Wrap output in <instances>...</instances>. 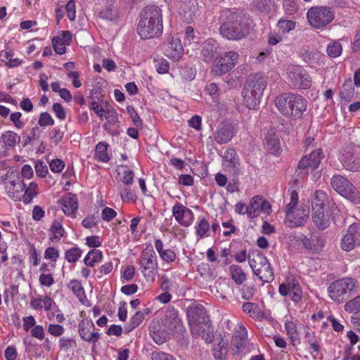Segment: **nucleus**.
I'll use <instances>...</instances> for the list:
<instances>
[{"instance_id":"nucleus-45","label":"nucleus","mask_w":360,"mask_h":360,"mask_svg":"<svg viewBox=\"0 0 360 360\" xmlns=\"http://www.w3.org/2000/svg\"><path fill=\"white\" fill-rule=\"evenodd\" d=\"M262 200V197L260 195H256L251 199L250 205L246 207V212L249 217H254L259 214Z\"/></svg>"},{"instance_id":"nucleus-28","label":"nucleus","mask_w":360,"mask_h":360,"mask_svg":"<svg viewBox=\"0 0 360 360\" xmlns=\"http://www.w3.org/2000/svg\"><path fill=\"white\" fill-rule=\"evenodd\" d=\"M307 100L302 96L294 94L290 106L289 107V111H292V114H290V116H293L297 118L300 117L307 109Z\"/></svg>"},{"instance_id":"nucleus-53","label":"nucleus","mask_w":360,"mask_h":360,"mask_svg":"<svg viewBox=\"0 0 360 360\" xmlns=\"http://www.w3.org/2000/svg\"><path fill=\"white\" fill-rule=\"evenodd\" d=\"M121 172L120 174H122V181L124 185H131L134 182V173L127 166L122 165L120 167Z\"/></svg>"},{"instance_id":"nucleus-30","label":"nucleus","mask_w":360,"mask_h":360,"mask_svg":"<svg viewBox=\"0 0 360 360\" xmlns=\"http://www.w3.org/2000/svg\"><path fill=\"white\" fill-rule=\"evenodd\" d=\"M218 44L213 39H208L202 44L201 51L202 59L205 62L211 61L217 53Z\"/></svg>"},{"instance_id":"nucleus-5","label":"nucleus","mask_w":360,"mask_h":360,"mask_svg":"<svg viewBox=\"0 0 360 360\" xmlns=\"http://www.w3.org/2000/svg\"><path fill=\"white\" fill-rule=\"evenodd\" d=\"M139 264L141 274L148 282H153L158 274L157 256L151 244L146 245L141 252Z\"/></svg>"},{"instance_id":"nucleus-9","label":"nucleus","mask_w":360,"mask_h":360,"mask_svg":"<svg viewBox=\"0 0 360 360\" xmlns=\"http://www.w3.org/2000/svg\"><path fill=\"white\" fill-rule=\"evenodd\" d=\"M278 292L282 296H290L294 302H299L302 297V291L298 281L293 276H288L279 285Z\"/></svg>"},{"instance_id":"nucleus-17","label":"nucleus","mask_w":360,"mask_h":360,"mask_svg":"<svg viewBox=\"0 0 360 360\" xmlns=\"http://www.w3.org/2000/svg\"><path fill=\"white\" fill-rule=\"evenodd\" d=\"M25 184L21 177L5 183V188L8 195L15 201H23V191Z\"/></svg>"},{"instance_id":"nucleus-36","label":"nucleus","mask_w":360,"mask_h":360,"mask_svg":"<svg viewBox=\"0 0 360 360\" xmlns=\"http://www.w3.org/2000/svg\"><path fill=\"white\" fill-rule=\"evenodd\" d=\"M20 136L13 131H7L0 136V143L4 145L5 148H13L20 143Z\"/></svg>"},{"instance_id":"nucleus-37","label":"nucleus","mask_w":360,"mask_h":360,"mask_svg":"<svg viewBox=\"0 0 360 360\" xmlns=\"http://www.w3.org/2000/svg\"><path fill=\"white\" fill-rule=\"evenodd\" d=\"M53 300L49 296H41L37 299H32L30 306L33 309H41L44 308L46 311L51 309Z\"/></svg>"},{"instance_id":"nucleus-11","label":"nucleus","mask_w":360,"mask_h":360,"mask_svg":"<svg viewBox=\"0 0 360 360\" xmlns=\"http://www.w3.org/2000/svg\"><path fill=\"white\" fill-rule=\"evenodd\" d=\"M360 230V224H351L347 233L342 236L340 242V248L342 250L349 252L360 245V240L357 237Z\"/></svg>"},{"instance_id":"nucleus-32","label":"nucleus","mask_w":360,"mask_h":360,"mask_svg":"<svg viewBox=\"0 0 360 360\" xmlns=\"http://www.w3.org/2000/svg\"><path fill=\"white\" fill-rule=\"evenodd\" d=\"M242 95L244 103L249 109L256 108L260 103V98L258 96H255V91L251 89V86L246 84L243 87Z\"/></svg>"},{"instance_id":"nucleus-52","label":"nucleus","mask_w":360,"mask_h":360,"mask_svg":"<svg viewBox=\"0 0 360 360\" xmlns=\"http://www.w3.org/2000/svg\"><path fill=\"white\" fill-rule=\"evenodd\" d=\"M348 313L356 314L360 311V295L347 301L344 306Z\"/></svg>"},{"instance_id":"nucleus-2","label":"nucleus","mask_w":360,"mask_h":360,"mask_svg":"<svg viewBox=\"0 0 360 360\" xmlns=\"http://www.w3.org/2000/svg\"><path fill=\"white\" fill-rule=\"evenodd\" d=\"M250 26L239 11L229 12L226 19L220 26L221 36L229 40H240L250 32Z\"/></svg>"},{"instance_id":"nucleus-40","label":"nucleus","mask_w":360,"mask_h":360,"mask_svg":"<svg viewBox=\"0 0 360 360\" xmlns=\"http://www.w3.org/2000/svg\"><path fill=\"white\" fill-rule=\"evenodd\" d=\"M164 321L165 326L167 327L171 330L178 329L181 326V319L175 311L170 312L169 314L166 315Z\"/></svg>"},{"instance_id":"nucleus-61","label":"nucleus","mask_w":360,"mask_h":360,"mask_svg":"<svg viewBox=\"0 0 360 360\" xmlns=\"http://www.w3.org/2000/svg\"><path fill=\"white\" fill-rule=\"evenodd\" d=\"M127 111L129 115L134 126L137 128H141L143 126L142 120L135 111L134 108L132 106H128L127 107Z\"/></svg>"},{"instance_id":"nucleus-59","label":"nucleus","mask_w":360,"mask_h":360,"mask_svg":"<svg viewBox=\"0 0 360 360\" xmlns=\"http://www.w3.org/2000/svg\"><path fill=\"white\" fill-rule=\"evenodd\" d=\"M98 15L102 19L113 20L117 18V10L114 7L110 6H108L106 8L101 11L99 12Z\"/></svg>"},{"instance_id":"nucleus-13","label":"nucleus","mask_w":360,"mask_h":360,"mask_svg":"<svg viewBox=\"0 0 360 360\" xmlns=\"http://www.w3.org/2000/svg\"><path fill=\"white\" fill-rule=\"evenodd\" d=\"M172 216L179 224L185 227L191 226L194 220L193 212L180 202L173 206Z\"/></svg>"},{"instance_id":"nucleus-3","label":"nucleus","mask_w":360,"mask_h":360,"mask_svg":"<svg viewBox=\"0 0 360 360\" xmlns=\"http://www.w3.org/2000/svg\"><path fill=\"white\" fill-rule=\"evenodd\" d=\"M359 289L357 279L343 277L333 281L328 287V295L333 302L340 304L356 294Z\"/></svg>"},{"instance_id":"nucleus-46","label":"nucleus","mask_w":360,"mask_h":360,"mask_svg":"<svg viewBox=\"0 0 360 360\" xmlns=\"http://www.w3.org/2000/svg\"><path fill=\"white\" fill-rule=\"evenodd\" d=\"M103 254L99 250L94 249L86 255L84 262L87 266L93 267L96 262H99L102 258Z\"/></svg>"},{"instance_id":"nucleus-51","label":"nucleus","mask_w":360,"mask_h":360,"mask_svg":"<svg viewBox=\"0 0 360 360\" xmlns=\"http://www.w3.org/2000/svg\"><path fill=\"white\" fill-rule=\"evenodd\" d=\"M265 146L269 153L276 155L281 148L280 141L276 136H270L266 139Z\"/></svg>"},{"instance_id":"nucleus-57","label":"nucleus","mask_w":360,"mask_h":360,"mask_svg":"<svg viewBox=\"0 0 360 360\" xmlns=\"http://www.w3.org/2000/svg\"><path fill=\"white\" fill-rule=\"evenodd\" d=\"M150 335L157 344L161 345L167 340L168 333L165 329L160 328L151 331Z\"/></svg>"},{"instance_id":"nucleus-55","label":"nucleus","mask_w":360,"mask_h":360,"mask_svg":"<svg viewBox=\"0 0 360 360\" xmlns=\"http://www.w3.org/2000/svg\"><path fill=\"white\" fill-rule=\"evenodd\" d=\"M342 51V48L341 44L337 41L330 43L327 46V53L331 58L339 56Z\"/></svg>"},{"instance_id":"nucleus-56","label":"nucleus","mask_w":360,"mask_h":360,"mask_svg":"<svg viewBox=\"0 0 360 360\" xmlns=\"http://www.w3.org/2000/svg\"><path fill=\"white\" fill-rule=\"evenodd\" d=\"M50 230L53 234V236L51 238V240H59L60 238L63 237V236L64 229L63 228V226L57 220H55L53 222Z\"/></svg>"},{"instance_id":"nucleus-42","label":"nucleus","mask_w":360,"mask_h":360,"mask_svg":"<svg viewBox=\"0 0 360 360\" xmlns=\"http://www.w3.org/2000/svg\"><path fill=\"white\" fill-rule=\"evenodd\" d=\"M41 133L42 129L39 126L32 127L29 134L23 136V146L32 144L34 142L38 141L41 137Z\"/></svg>"},{"instance_id":"nucleus-21","label":"nucleus","mask_w":360,"mask_h":360,"mask_svg":"<svg viewBox=\"0 0 360 360\" xmlns=\"http://www.w3.org/2000/svg\"><path fill=\"white\" fill-rule=\"evenodd\" d=\"M191 332L193 336L201 337L206 342H212L214 339L213 331L211 329V324L210 321H205L204 323H198L194 325H191Z\"/></svg>"},{"instance_id":"nucleus-7","label":"nucleus","mask_w":360,"mask_h":360,"mask_svg":"<svg viewBox=\"0 0 360 360\" xmlns=\"http://www.w3.org/2000/svg\"><path fill=\"white\" fill-rule=\"evenodd\" d=\"M307 17L314 28L321 29L333 21L334 13L328 7L315 6L309 9Z\"/></svg>"},{"instance_id":"nucleus-29","label":"nucleus","mask_w":360,"mask_h":360,"mask_svg":"<svg viewBox=\"0 0 360 360\" xmlns=\"http://www.w3.org/2000/svg\"><path fill=\"white\" fill-rule=\"evenodd\" d=\"M294 94L292 93H286L283 94L278 97H276L275 100V105L278 109V110L285 116H290V114H292V111L290 110V106L291 104L292 98H293Z\"/></svg>"},{"instance_id":"nucleus-10","label":"nucleus","mask_w":360,"mask_h":360,"mask_svg":"<svg viewBox=\"0 0 360 360\" xmlns=\"http://www.w3.org/2000/svg\"><path fill=\"white\" fill-rule=\"evenodd\" d=\"M238 54L235 51L226 52L224 56L218 57L214 60L212 72L215 75H222L231 70L236 65Z\"/></svg>"},{"instance_id":"nucleus-26","label":"nucleus","mask_w":360,"mask_h":360,"mask_svg":"<svg viewBox=\"0 0 360 360\" xmlns=\"http://www.w3.org/2000/svg\"><path fill=\"white\" fill-rule=\"evenodd\" d=\"M245 84L251 86L255 91V96H258L261 99L263 91L266 87V81L259 75H255L249 77Z\"/></svg>"},{"instance_id":"nucleus-49","label":"nucleus","mask_w":360,"mask_h":360,"mask_svg":"<svg viewBox=\"0 0 360 360\" xmlns=\"http://www.w3.org/2000/svg\"><path fill=\"white\" fill-rule=\"evenodd\" d=\"M68 288L71 289L75 295L77 297L79 301H82L85 297V292L81 283L77 280H72L68 284Z\"/></svg>"},{"instance_id":"nucleus-60","label":"nucleus","mask_w":360,"mask_h":360,"mask_svg":"<svg viewBox=\"0 0 360 360\" xmlns=\"http://www.w3.org/2000/svg\"><path fill=\"white\" fill-rule=\"evenodd\" d=\"M52 44L54 51L60 55L66 52L65 45L59 37H54L52 39Z\"/></svg>"},{"instance_id":"nucleus-39","label":"nucleus","mask_w":360,"mask_h":360,"mask_svg":"<svg viewBox=\"0 0 360 360\" xmlns=\"http://www.w3.org/2000/svg\"><path fill=\"white\" fill-rule=\"evenodd\" d=\"M243 310L254 319H261L264 316V313L259 309L258 304L255 303L245 302L243 304Z\"/></svg>"},{"instance_id":"nucleus-4","label":"nucleus","mask_w":360,"mask_h":360,"mask_svg":"<svg viewBox=\"0 0 360 360\" xmlns=\"http://www.w3.org/2000/svg\"><path fill=\"white\" fill-rule=\"evenodd\" d=\"M248 262L253 274L264 283H271L274 279L273 268L267 258L259 252L248 257Z\"/></svg>"},{"instance_id":"nucleus-19","label":"nucleus","mask_w":360,"mask_h":360,"mask_svg":"<svg viewBox=\"0 0 360 360\" xmlns=\"http://www.w3.org/2000/svg\"><path fill=\"white\" fill-rule=\"evenodd\" d=\"M165 54L172 60L178 61L181 58L184 49L179 37H172L164 47Z\"/></svg>"},{"instance_id":"nucleus-25","label":"nucleus","mask_w":360,"mask_h":360,"mask_svg":"<svg viewBox=\"0 0 360 360\" xmlns=\"http://www.w3.org/2000/svg\"><path fill=\"white\" fill-rule=\"evenodd\" d=\"M105 119L108 120V124L105 123L103 127L105 131L112 136H117L120 133V129L119 127L115 128H111L109 125H115L118 122V115L117 111L112 107L106 108V112L104 114Z\"/></svg>"},{"instance_id":"nucleus-35","label":"nucleus","mask_w":360,"mask_h":360,"mask_svg":"<svg viewBox=\"0 0 360 360\" xmlns=\"http://www.w3.org/2000/svg\"><path fill=\"white\" fill-rule=\"evenodd\" d=\"M328 197L326 193L321 190L315 191L314 196L311 199V208L312 211L323 210L324 207L328 203Z\"/></svg>"},{"instance_id":"nucleus-50","label":"nucleus","mask_w":360,"mask_h":360,"mask_svg":"<svg viewBox=\"0 0 360 360\" xmlns=\"http://www.w3.org/2000/svg\"><path fill=\"white\" fill-rule=\"evenodd\" d=\"M145 318V314L141 311H137L129 320V323L125 327L127 333H129L134 328L139 326Z\"/></svg>"},{"instance_id":"nucleus-27","label":"nucleus","mask_w":360,"mask_h":360,"mask_svg":"<svg viewBox=\"0 0 360 360\" xmlns=\"http://www.w3.org/2000/svg\"><path fill=\"white\" fill-rule=\"evenodd\" d=\"M245 84L251 86L255 91V96H258L261 99L263 91L266 87V81L259 75H255L249 77Z\"/></svg>"},{"instance_id":"nucleus-62","label":"nucleus","mask_w":360,"mask_h":360,"mask_svg":"<svg viewBox=\"0 0 360 360\" xmlns=\"http://www.w3.org/2000/svg\"><path fill=\"white\" fill-rule=\"evenodd\" d=\"M278 26L282 32L287 33L295 29V22L292 20L281 19L278 21Z\"/></svg>"},{"instance_id":"nucleus-63","label":"nucleus","mask_w":360,"mask_h":360,"mask_svg":"<svg viewBox=\"0 0 360 360\" xmlns=\"http://www.w3.org/2000/svg\"><path fill=\"white\" fill-rule=\"evenodd\" d=\"M274 1L272 0H255V6L261 12H269L271 10V7L273 5Z\"/></svg>"},{"instance_id":"nucleus-20","label":"nucleus","mask_w":360,"mask_h":360,"mask_svg":"<svg viewBox=\"0 0 360 360\" xmlns=\"http://www.w3.org/2000/svg\"><path fill=\"white\" fill-rule=\"evenodd\" d=\"M94 324L91 320L83 319L78 326V330L81 338L87 342H96L100 335L97 332H94Z\"/></svg>"},{"instance_id":"nucleus-38","label":"nucleus","mask_w":360,"mask_h":360,"mask_svg":"<svg viewBox=\"0 0 360 360\" xmlns=\"http://www.w3.org/2000/svg\"><path fill=\"white\" fill-rule=\"evenodd\" d=\"M287 335L292 345L295 346L300 343V338L296 323L293 321H287L285 323Z\"/></svg>"},{"instance_id":"nucleus-58","label":"nucleus","mask_w":360,"mask_h":360,"mask_svg":"<svg viewBox=\"0 0 360 360\" xmlns=\"http://www.w3.org/2000/svg\"><path fill=\"white\" fill-rule=\"evenodd\" d=\"M82 255V250L77 247H73L65 251V259L71 263L77 262Z\"/></svg>"},{"instance_id":"nucleus-15","label":"nucleus","mask_w":360,"mask_h":360,"mask_svg":"<svg viewBox=\"0 0 360 360\" xmlns=\"http://www.w3.org/2000/svg\"><path fill=\"white\" fill-rule=\"evenodd\" d=\"M297 203L290 201L285 207V219L289 223L290 227H297L303 226L309 217V210L302 209V215L297 219L295 217L294 210L296 208Z\"/></svg>"},{"instance_id":"nucleus-47","label":"nucleus","mask_w":360,"mask_h":360,"mask_svg":"<svg viewBox=\"0 0 360 360\" xmlns=\"http://www.w3.org/2000/svg\"><path fill=\"white\" fill-rule=\"evenodd\" d=\"M38 186L34 182H30L28 186L25 187L23 191V202L28 204L31 202L34 197L37 195Z\"/></svg>"},{"instance_id":"nucleus-48","label":"nucleus","mask_w":360,"mask_h":360,"mask_svg":"<svg viewBox=\"0 0 360 360\" xmlns=\"http://www.w3.org/2000/svg\"><path fill=\"white\" fill-rule=\"evenodd\" d=\"M108 144L105 142H99L95 149V156L96 158L103 162H107L109 161L110 158L107 153Z\"/></svg>"},{"instance_id":"nucleus-54","label":"nucleus","mask_w":360,"mask_h":360,"mask_svg":"<svg viewBox=\"0 0 360 360\" xmlns=\"http://www.w3.org/2000/svg\"><path fill=\"white\" fill-rule=\"evenodd\" d=\"M210 229V224L205 218L201 219L195 226V233L200 238L206 236V233Z\"/></svg>"},{"instance_id":"nucleus-12","label":"nucleus","mask_w":360,"mask_h":360,"mask_svg":"<svg viewBox=\"0 0 360 360\" xmlns=\"http://www.w3.org/2000/svg\"><path fill=\"white\" fill-rule=\"evenodd\" d=\"M222 165L226 172L231 173L233 176H238L240 172V163L236 151L229 148L224 152Z\"/></svg>"},{"instance_id":"nucleus-41","label":"nucleus","mask_w":360,"mask_h":360,"mask_svg":"<svg viewBox=\"0 0 360 360\" xmlns=\"http://www.w3.org/2000/svg\"><path fill=\"white\" fill-rule=\"evenodd\" d=\"M229 269L231 278L237 285H241L246 280V275L240 266L233 264Z\"/></svg>"},{"instance_id":"nucleus-33","label":"nucleus","mask_w":360,"mask_h":360,"mask_svg":"<svg viewBox=\"0 0 360 360\" xmlns=\"http://www.w3.org/2000/svg\"><path fill=\"white\" fill-rule=\"evenodd\" d=\"M343 167L349 171H360V158L349 152H345L341 159Z\"/></svg>"},{"instance_id":"nucleus-43","label":"nucleus","mask_w":360,"mask_h":360,"mask_svg":"<svg viewBox=\"0 0 360 360\" xmlns=\"http://www.w3.org/2000/svg\"><path fill=\"white\" fill-rule=\"evenodd\" d=\"M305 342L309 345L311 349L313 350V352L315 353V355H317L319 352V345L318 344V341L315 333L308 327L305 329V336H304Z\"/></svg>"},{"instance_id":"nucleus-22","label":"nucleus","mask_w":360,"mask_h":360,"mask_svg":"<svg viewBox=\"0 0 360 360\" xmlns=\"http://www.w3.org/2000/svg\"><path fill=\"white\" fill-rule=\"evenodd\" d=\"M198 11L197 0H189L181 4L179 13L187 23H191L197 18Z\"/></svg>"},{"instance_id":"nucleus-6","label":"nucleus","mask_w":360,"mask_h":360,"mask_svg":"<svg viewBox=\"0 0 360 360\" xmlns=\"http://www.w3.org/2000/svg\"><path fill=\"white\" fill-rule=\"evenodd\" d=\"M332 188L354 204L360 203V193L342 176L334 175L330 181Z\"/></svg>"},{"instance_id":"nucleus-1","label":"nucleus","mask_w":360,"mask_h":360,"mask_svg":"<svg viewBox=\"0 0 360 360\" xmlns=\"http://www.w3.org/2000/svg\"><path fill=\"white\" fill-rule=\"evenodd\" d=\"M163 30L162 10L155 5L144 8L137 26L138 34L142 39L157 38Z\"/></svg>"},{"instance_id":"nucleus-23","label":"nucleus","mask_w":360,"mask_h":360,"mask_svg":"<svg viewBox=\"0 0 360 360\" xmlns=\"http://www.w3.org/2000/svg\"><path fill=\"white\" fill-rule=\"evenodd\" d=\"M247 335L245 328L242 324H238L231 342V347H233L235 352H241L245 345Z\"/></svg>"},{"instance_id":"nucleus-34","label":"nucleus","mask_w":360,"mask_h":360,"mask_svg":"<svg viewBox=\"0 0 360 360\" xmlns=\"http://www.w3.org/2000/svg\"><path fill=\"white\" fill-rule=\"evenodd\" d=\"M312 220L319 230H324L330 225V217L323 210L312 211Z\"/></svg>"},{"instance_id":"nucleus-18","label":"nucleus","mask_w":360,"mask_h":360,"mask_svg":"<svg viewBox=\"0 0 360 360\" xmlns=\"http://www.w3.org/2000/svg\"><path fill=\"white\" fill-rule=\"evenodd\" d=\"M234 135L233 126L231 123L222 122L217 127L214 134V139L218 143L224 144L229 142Z\"/></svg>"},{"instance_id":"nucleus-64","label":"nucleus","mask_w":360,"mask_h":360,"mask_svg":"<svg viewBox=\"0 0 360 360\" xmlns=\"http://www.w3.org/2000/svg\"><path fill=\"white\" fill-rule=\"evenodd\" d=\"M54 120L49 112H44L39 115L38 124L40 127L52 126Z\"/></svg>"},{"instance_id":"nucleus-14","label":"nucleus","mask_w":360,"mask_h":360,"mask_svg":"<svg viewBox=\"0 0 360 360\" xmlns=\"http://www.w3.org/2000/svg\"><path fill=\"white\" fill-rule=\"evenodd\" d=\"M324 155L321 149H316L311 153L304 156L297 165L299 169L315 170L318 169Z\"/></svg>"},{"instance_id":"nucleus-8","label":"nucleus","mask_w":360,"mask_h":360,"mask_svg":"<svg viewBox=\"0 0 360 360\" xmlns=\"http://www.w3.org/2000/svg\"><path fill=\"white\" fill-rule=\"evenodd\" d=\"M287 71L288 80L294 88L307 89L311 87V77L300 66L290 65Z\"/></svg>"},{"instance_id":"nucleus-16","label":"nucleus","mask_w":360,"mask_h":360,"mask_svg":"<svg viewBox=\"0 0 360 360\" xmlns=\"http://www.w3.org/2000/svg\"><path fill=\"white\" fill-rule=\"evenodd\" d=\"M186 315L189 326L198 323H204L209 320L205 308L200 304H193L189 306L186 310Z\"/></svg>"},{"instance_id":"nucleus-44","label":"nucleus","mask_w":360,"mask_h":360,"mask_svg":"<svg viewBox=\"0 0 360 360\" xmlns=\"http://www.w3.org/2000/svg\"><path fill=\"white\" fill-rule=\"evenodd\" d=\"M354 94V87L352 84L351 80H348L345 82L342 87V89L340 92V97L342 100H344L347 102L350 101Z\"/></svg>"},{"instance_id":"nucleus-24","label":"nucleus","mask_w":360,"mask_h":360,"mask_svg":"<svg viewBox=\"0 0 360 360\" xmlns=\"http://www.w3.org/2000/svg\"><path fill=\"white\" fill-rule=\"evenodd\" d=\"M300 239L304 247L311 252H319L326 244V240L321 236H313L309 238L301 235Z\"/></svg>"},{"instance_id":"nucleus-31","label":"nucleus","mask_w":360,"mask_h":360,"mask_svg":"<svg viewBox=\"0 0 360 360\" xmlns=\"http://www.w3.org/2000/svg\"><path fill=\"white\" fill-rule=\"evenodd\" d=\"M61 205L63 206V212L68 216L72 217H75V212L77 210V200L75 195L68 194L63 197L61 200Z\"/></svg>"}]
</instances>
